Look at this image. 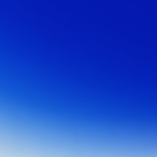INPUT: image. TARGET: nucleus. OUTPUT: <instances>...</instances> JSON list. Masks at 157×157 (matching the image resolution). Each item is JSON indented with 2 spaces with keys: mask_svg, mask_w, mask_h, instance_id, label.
Returning <instances> with one entry per match:
<instances>
[{
  "mask_svg": "<svg viewBox=\"0 0 157 157\" xmlns=\"http://www.w3.org/2000/svg\"><path fill=\"white\" fill-rule=\"evenodd\" d=\"M105 42H157V40H105Z\"/></svg>",
  "mask_w": 157,
  "mask_h": 157,
  "instance_id": "nucleus-1",
  "label": "nucleus"
}]
</instances>
